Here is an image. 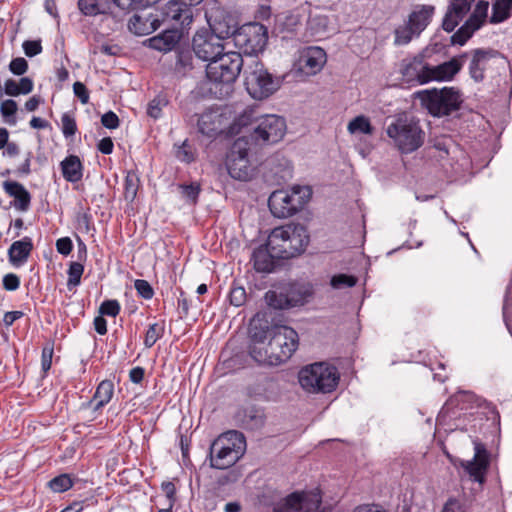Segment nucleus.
<instances>
[{"mask_svg": "<svg viewBox=\"0 0 512 512\" xmlns=\"http://www.w3.org/2000/svg\"><path fill=\"white\" fill-rule=\"evenodd\" d=\"M229 301L231 305L236 307L242 306L246 301V291L242 286H233L229 293Z\"/></svg>", "mask_w": 512, "mask_h": 512, "instance_id": "obj_59", "label": "nucleus"}, {"mask_svg": "<svg viewBox=\"0 0 512 512\" xmlns=\"http://www.w3.org/2000/svg\"><path fill=\"white\" fill-rule=\"evenodd\" d=\"M175 156L178 160L185 163H191L195 160V156L191 150V146L185 140L182 145L178 146L175 151Z\"/></svg>", "mask_w": 512, "mask_h": 512, "instance_id": "obj_57", "label": "nucleus"}, {"mask_svg": "<svg viewBox=\"0 0 512 512\" xmlns=\"http://www.w3.org/2000/svg\"><path fill=\"white\" fill-rule=\"evenodd\" d=\"M274 242L275 241L270 236L266 244L260 245L254 249L251 261L253 262V267L257 272L271 273L275 271V258H280L278 256L280 251L273 245Z\"/></svg>", "mask_w": 512, "mask_h": 512, "instance_id": "obj_20", "label": "nucleus"}, {"mask_svg": "<svg viewBox=\"0 0 512 512\" xmlns=\"http://www.w3.org/2000/svg\"><path fill=\"white\" fill-rule=\"evenodd\" d=\"M18 110L17 102L13 99L4 100L0 105V113L4 121L10 125L17 122L16 113Z\"/></svg>", "mask_w": 512, "mask_h": 512, "instance_id": "obj_47", "label": "nucleus"}, {"mask_svg": "<svg viewBox=\"0 0 512 512\" xmlns=\"http://www.w3.org/2000/svg\"><path fill=\"white\" fill-rule=\"evenodd\" d=\"M512 14V0H496L492 5L491 24L502 23Z\"/></svg>", "mask_w": 512, "mask_h": 512, "instance_id": "obj_38", "label": "nucleus"}, {"mask_svg": "<svg viewBox=\"0 0 512 512\" xmlns=\"http://www.w3.org/2000/svg\"><path fill=\"white\" fill-rule=\"evenodd\" d=\"M159 0H111V2L123 11L130 12L145 9L156 4Z\"/></svg>", "mask_w": 512, "mask_h": 512, "instance_id": "obj_44", "label": "nucleus"}, {"mask_svg": "<svg viewBox=\"0 0 512 512\" xmlns=\"http://www.w3.org/2000/svg\"><path fill=\"white\" fill-rule=\"evenodd\" d=\"M184 36V31L179 30L177 27L167 28L156 36L146 40L149 48L159 52L167 53L174 51L181 43Z\"/></svg>", "mask_w": 512, "mask_h": 512, "instance_id": "obj_22", "label": "nucleus"}, {"mask_svg": "<svg viewBox=\"0 0 512 512\" xmlns=\"http://www.w3.org/2000/svg\"><path fill=\"white\" fill-rule=\"evenodd\" d=\"M258 343H253L249 346V355L253 360L259 364L270 365V352L268 346L265 348L258 347Z\"/></svg>", "mask_w": 512, "mask_h": 512, "instance_id": "obj_52", "label": "nucleus"}, {"mask_svg": "<svg viewBox=\"0 0 512 512\" xmlns=\"http://www.w3.org/2000/svg\"><path fill=\"white\" fill-rule=\"evenodd\" d=\"M175 65L174 71L176 74L186 76L191 70L194 69V56L195 50L193 45L181 42L174 50Z\"/></svg>", "mask_w": 512, "mask_h": 512, "instance_id": "obj_27", "label": "nucleus"}, {"mask_svg": "<svg viewBox=\"0 0 512 512\" xmlns=\"http://www.w3.org/2000/svg\"><path fill=\"white\" fill-rule=\"evenodd\" d=\"M430 48H425L421 53L413 58V60L406 63V60L403 61L401 72L406 78H414L416 77L419 81V75L424 70V60L425 58H429L430 54L428 53Z\"/></svg>", "mask_w": 512, "mask_h": 512, "instance_id": "obj_33", "label": "nucleus"}, {"mask_svg": "<svg viewBox=\"0 0 512 512\" xmlns=\"http://www.w3.org/2000/svg\"><path fill=\"white\" fill-rule=\"evenodd\" d=\"M29 65L25 58H13L9 63V70L12 74L22 76L28 71Z\"/></svg>", "mask_w": 512, "mask_h": 512, "instance_id": "obj_61", "label": "nucleus"}, {"mask_svg": "<svg viewBox=\"0 0 512 512\" xmlns=\"http://www.w3.org/2000/svg\"><path fill=\"white\" fill-rule=\"evenodd\" d=\"M134 287L138 293L139 296L142 298L149 300L152 299L154 296V289L151 286V284L143 279H137L134 282Z\"/></svg>", "mask_w": 512, "mask_h": 512, "instance_id": "obj_58", "label": "nucleus"}, {"mask_svg": "<svg viewBox=\"0 0 512 512\" xmlns=\"http://www.w3.org/2000/svg\"><path fill=\"white\" fill-rule=\"evenodd\" d=\"M394 33V43L396 45L408 44L412 40L413 36H419L421 34L418 33L408 21L404 25L397 27Z\"/></svg>", "mask_w": 512, "mask_h": 512, "instance_id": "obj_45", "label": "nucleus"}, {"mask_svg": "<svg viewBox=\"0 0 512 512\" xmlns=\"http://www.w3.org/2000/svg\"><path fill=\"white\" fill-rule=\"evenodd\" d=\"M462 466L475 482L480 484L485 482L489 464L472 459L471 461L463 462Z\"/></svg>", "mask_w": 512, "mask_h": 512, "instance_id": "obj_39", "label": "nucleus"}, {"mask_svg": "<svg viewBox=\"0 0 512 512\" xmlns=\"http://www.w3.org/2000/svg\"><path fill=\"white\" fill-rule=\"evenodd\" d=\"M64 179L71 183L80 181L83 177V164L77 155H68L60 163Z\"/></svg>", "mask_w": 512, "mask_h": 512, "instance_id": "obj_32", "label": "nucleus"}, {"mask_svg": "<svg viewBox=\"0 0 512 512\" xmlns=\"http://www.w3.org/2000/svg\"><path fill=\"white\" fill-rule=\"evenodd\" d=\"M462 54H467V58H470L468 73L475 83H482L485 80V71L490 60L506 59L500 51L493 48H475Z\"/></svg>", "mask_w": 512, "mask_h": 512, "instance_id": "obj_18", "label": "nucleus"}, {"mask_svg": "<svg viewBox=\"0 0 512 512\" xmlns=\"http://www.w3.org/2000/svg\"><path fill=\"white\" fill-rule=\"evenodd\" d=\"M253 120V113L250 112H243L240 114L237 118L234 119V121L230 124L228 128V134L230 136H237L241 133H243V130L246 129L249 135L253 132V128H249V126L252 124Z\"/></svg>", "mask_w": 512, "mask_h": 512, "instance_id": "obj_40", "label": "nucleus"}, {"mask_svg": "<svg viewBox=\"0 0 512 512\" xmlns=\"http://www.w3.org/2000/svg\"><path fill=\"white\" fill-rule=\"evenodd\" d=\"M386 133L402 154H410L424 144L425 132L419 119L407 112L396 114Z\"/></svg>", "mask_w": 512, "mask_h": 512, "instance_id": "obj_1", "label": "nucleus"}, {"mask_svg": "<svg viewBox=\"0 0 512 512\" xmlns=\"http://www.w3.org/2000/svg\"><path fill=\"white\" fill-rule=\"evenodd\" d=\"M272 328L265 314L257 313L250 321L248 333L253 343H264L268 335L272 336Z\"/></svg>", "mask_w": 512, "mask_h": 512, "instance_id": "obj_29", "label": "nucleus"}, {"mask_svg": "<svg viewBox=\"0 0 512 512\" xmlns=\"http://www.w3.org/2000/svg\"><path fill=\"white\" fill-rule=\"evenodd\" d=\"M322 496L316 491H294L275 503L272 512H319Z\"/></svg>", "mask_w": 512, "mask_h": 512, "instance_id": "obj_13", "label": "nucleus"}, {"mask_svg": "<svg viewBox=\"0 0 512 512\" xmlns=\"http://www.w3.org/2000/svg\"><path fill=\"white\" fill-rule=\"evenodd\" d=\"M62 132L66 138L73 137L77 132L75 118L69 113H64L61 117Z\"/></svg>", "mask_w": 512, "mask_h": 512, "instance_id": "obj_56", "label": "nucleus"}, {"mask_svg": "<svg viewBox=\"0 0 512 512\" xmlns=\"http://www.w3.org/2000/svg\"><path fill=\"white\" fill-rule=\"evenodd\" d=\"M120 310L121 306L115 299L104 300L99 306V313L103 316L116 317Z\"/></svg>", "mask_w": 512, "mask_h": 512, "instance_id": "obj_54", "label": "nucleus"}, {"mask_svg": "<svg viewBox=\"0 0 512 512\" xmlns=\"http://www.w3.org/2000/svg\"><path fill=\"white\" fill-rule=\"evenodd\" d=\"M75 481H78V479H74L69 474L63 473L52 478L48 482V487L53 492L62 493L73 487L75 485Z\"/></svg>", "mask_w": 512, "mask_h": 512, "instance_id": "obj_43", "label": "nucleus"}, {"mask_svg": "<svg viewBox=\"0 0 512 512\" xmlns=\"http://www.w3.org/2000/svg\"><path fill=\"white\" fill-rule=\"evenodd\" d=\"M78 8L85 16L113 15L111 3L108 0H105V3H100L98 0H78Z\"/></svg>", "mask_w": 512, "mask_h": 512, "instance_id": "obj_34", "label": "nucleus"}, {"mask_svg": "<svg viewBox=\"0 0 512 512\" xmlns=\"http://www.w3.org/2000/svg\"><path fill=\"white\" fill-rule=\"evenodd\" d=\"M160 27L156 13H150L147 17L135 14L128 22V29L137 36H144L153 33Z\"/></svg>", "mask_w": 512, "mask_h": 512, "instance_id": "obj_28", "label": "nucleus"}, {"mask_svg": "<svg viewBox=\"0 0 512 512\" xmlns=\"http://www.w3.org/2000/svg\"><path fill=\"white\" fill-rule=\"evenodd\" d=\"M358 282V278L353 274L338 273L330 278V285L333 289L352 288Z\"/></svg>", "mask_w": 512, "mask_h": 512, "instance_id": "obj_46", "label": "nucleus"}, {"mask_svg": "<svg viewBox=\"0 0 512 512\" xmlns=\"http://www.w3.org/2000/svg\"><path fill=\"white\" fill-rule=\"evenodd\" d=\"M139 178L133 172H128L124 181V197L126 200L133 201L137 195L139 187Z\"/></svg>", "mask_w": 512, "mask_h": 512, "instance_id": "obj_49", "label": "nucleus"}, {"mask_svg": "<svg viewBox=\"0 0 512 512\" xmlns=\"http://www.w3.org/2000/svg\"><path fill=\"white\" fill-rule=\"evenodd\" d=\"M474 444V458L477 461L486 462L490 465V453L486 448V445L482 443L478 438L473 439Z\"/></svg>", "mask_w": 512, "mask_h": 512, "instance_id": "obj_60", "label": "nucleus"}, {"mask_svg": "<svg viewBox=\"0 0 512 512\" xmlns=\"http://www.w3.org/2000/svg\"><path fill=\"white\" fill-rule=\"evenodd\" d=\"M250 144L248 137L242 135L234 141L227 153L225 165L233 179L249 181L253 177L254 167L248 159Z\"/></svg>", "mask_w": 512, "mask_h": 512, "instance_id": "obj_10", "label": "nucleus"}, {"mask_svg": "<svg viewBox=\"0 0 512 512\" xmlns=\"http://www.w3.org/2000/svg\"><path fill=\"white\" fill-rule=\"evenodd\" d=\"M84 272V264L82 262H71L67 271L68 280L67 287L71 290L73 287L81 283V277Z\"/></svg>", "mask_w": 512, "mask_h": 512, "instance_id": "obj_48", "label": "nucleus"}, {"mask_svg": "<svg viewBox=\"0 0 512 512\" xmlns=\"http://www.w3.org/2000/svg\"><path fill=\"white\" fill-rule=\"evenodd\" d=\"M475 0H450L441 28L447 32H453L460 22L467 16Z\"/></svg>", "mask_w": 512, "mask_h": 512, "instance_id": "obj_21", "label": "nucleus"}, {"mask_svg": "<svg viewBox=\"0 0 512 512\" xmlns=\"http://www.w3.org/2000/svg\"><path fill=\"white\" fill-rule=\"evenodd\" d=\"M233 42L241 55L253 56L262 52L268 42V29L258 22L246 23L234 34Z\"/></svg>", "mask_w": 512, "mask_h": 512, "instance_id": "obj_11", "label": "nucleus"}, {"mask_svg": "<svg viewBox=\"0 0 512 512\" xmlns=\"http://www.w3.org/2000/svg\"><path fill=\"white\" fill-rule=\"evenodd\" d=\"M435 10L434 5H417L409 14L408 22L418 33H421L430 24Z\"/></svg>", "mask_w": 512, "mask_h": 512, "instance_id": "obj_31", "label": "nucleus"}, {"mask_svg": "<svg viewBox=\"0 0 512 512\" xmlns=\"http://www.w3.org/2000/svg\"><path fill=\"white\" fill-rule=\"evenodd\" d=\"M327 61V55L323 48L318 46H310L305 48L300 56L302 67L306 69L308 74H316L319 72Z\"/></svg>", "mask_w": 512, "mask_h": 512, "instance_id": "obj_25", "label": "nucleus"}, {"mask_svg": "<svg viewBox=\"0 0 512 512\" xmlns=\"http://www.w3.org/2000/svg\"><path fill=\"white\" fill-rule=\"evenodd\" d=\"M33 248L32 239L28 236L14 241L8 249L9 262L14 266L24 264L28 260Z\"/></svg>", "mask_w": 512, "mask_h": 512, "instance_id": "obj_30", "label": "nucleus"}, {"mask_svg": "<svg viewBox=\"0 0 512 512\" xmlns=\"http://www.w3.org/2000/svg\"><path fill=\"white\" fill-rule=\"evenodd\" d=\"M163 333L164 324L159 325L158 323H154L149 325L144 339L145 347L151 348L156 343V341L163 336Z\"/></svg>", "mask_w": 512, "mask_h": 512, "instance_id": "obj_51", "label": "nucleus"}, {"mask_svg": "<svg viewBox=\"0 0 512 512\" xmlns=\"http://www.w3.org/2000/svg\"><path fill=\"white\" fill-rule=\"evenodd\" d=\"M466 58L467 54H460L436 66L425 63L424 70L419 75V83L451 81L461 71Z\"/></svg>", "mask_w": 512, "mask_h": 512, "instance_id": "obj_17", "label": "nucleus"}, {"mask_svg": "<svg viewBox=\"0 0 512 512\" xmlns=\"http://www.w3.org/2000/svg\"><path fill=\"white\" fill-rule=\"evenodd\" d=\"M167 100L162 96L153 98L147 106V115L151 118L158 119L162 115V108L167 105Z\"/></svg>", "mask_w": 512, "mask_h": 512, "instance_id": "obj_53", "label": "nucleus"}, {"mask_svg": "<svg viewBox=\"0 0 512 512\" xmlns=\"http://www.w3.org/2000/svg\"><path fill=\"white\" fill-rule=\"evenodd\" d=\"M286 133V121L283 117L270 114L262 116L253 132L248 137L251 143L275 144L279 142Z\"/></svg>", "mask_w": 512, "mask_h": 512, "instance_id": "obj_14", "label": "nucleus"}, {"mask_svg": "<svg viewBox=\"0 0 512 512\" xmlns=\"http://www.w3.org/2000/svg\"><path fill=\"white\" fill-rule=\"evenodd\" d=\"M222 439H214L210 444L207 458L210 467L225 470L234 466L244 455L239 450L222 445Z\"/></svg>", "mask_w": 512, "mask_h": 512, "instance_id": "obj_19", "label": "nucleus"}, {"mask_svg": "<svg viewBox=\"0 0 512 512\" xmlns=\"http://www.w3.org/2000/svg\"><path fill=\"white\" fill-rule=\"evenodd\" d=\"M475 400H476V395L474 393L469 392V391H460V392L456 393L455 395H453L452 397H450L445 405L447 407H450V406L457 407L461 403H466V402L473 403Z\"/></svg>", "mask_w": 512, "mask_h": 512, "instance_id": "obj_55", "label": "nucleus"}, {"mask_svg": "<svg viewBox=\"0 0 512 512\" xmlns=\"http://www.w3.org/2000/svg\"><path fill=\"white\" fill-rule=\"evenodd\" d=\"M301 23V16L297 13L287 11L275 16L272 33L282 39L292 35Z\"/></svg>", "mask_w": 512, "mask_h": 512, "instance_id": "obj_26", "label": "nucleus"}, {"mask_svg": "<svg viewBox=\"0 0 512 512\" xmlns=\"http://www.w3.org/2000/svg\"><path fill=\"white\" fill-rule=\"evenodd\" d=\"M244 85L253 99L264 100L280 88L281 80L271 74L262 62L253 60L245 70Z\"/></svg>", "mask_w": 512, "mask_h": 512, "instance_id": "obj_7", "label": "nucleus"}, {"mask_svg": "<svg viewBox=\"0 0 512 512\" xmlns=\"http://www.w3.org/2000/svg\"><path fill=\"white\" fill-rule=\"evenodd\" d=\"M101 124L107 129H116L120 125V119L116 113L108 111L102 115Z\"/></svg>", "mask_w": 512, "mask_h": 512, "instance_id": "obj_63", "label": "nucleus"}, {"mask_svg": "<svg viewBox=\"0 0 512 512\" xmlns=\"http://www.w3.org/2000/svg\"><path fill=\"white\" fill-rule=\"evenodd\" d=\"M311 197L308 186H293L291 190L273 191L268 198V207L276 218L284 219L302 210Z\"/></svg>", "mask_w": 512, "mask_h": 512, "instance_id": "obj_5", "label": "nucleus"}, {"mask_svg": "<svg viewBox=\"0 0 512 512\" xmlns=\"http://www.w3.org/2000/svg\"><path fill=\"white\" fill-rule=\"evenodd\" d=\"M474 32L464 23L450 36L451 45L464 46L472 38Z\"/></svg>", "mask_w": 512, "mask_h": 512, "instance_id": "obj_50", "label": "nucleus"}, {"mask_svg": "<svg viewBox=\"0 0 512 512\" xmlns=\"http://www.w3.org/2000/svg\"><path fill=\"white\" fill-rule=\"evenodd\" d=\"M415 98L431 116L436 118L450 116L461 108L463 102L460 91L455 87L420 90L415 93Z\"/></svg>", "mask_w": 512, "mask_h": 512, "instance_id": "obj_3", "label": "nucleus"}, {"mask_svg": "<svg viewBox=\"0 0 512 512\" xmlns=\"http://www.w3.org/2000/svg\"><path fill=\"white\" fill-rule=\"evenodd\" d=\"M235 419L242 428L255 431L264 427L266 415L263 408L256 405H249L239 409Z\"/></svg>", "mask_w": 512, "mask_h": 512, "instance_id": "obj_23", "label": "nucleus"}, {"mask_svg": "<svg viewBox=\"0 0 512 512\" xmlns=\"http://www.w3.org/2000/svg\"><path fill=\"white\" fill-rule=\"evenodd\" d=\"M301 387L309 393H331L339 383L340 374L334 365L327 362H315L307 365L298 373Z\"/></svg>", "mask_w": 512, "mask_h": 512, "instance_id": "obj_4", "label": "nucleus"}, {"mask_svg": "<svg viewBox=\"0 0 512 512\" xmlns=\"http://www.w3.org/2000/svg\"><path fill=\"white\" fill-rule=\"evenodd\" d=\"M299 345L298 333L289 326L275 325L268 342L270 366L280 365L291 358Z\"/></svg>", "mask_w": 512, "mask_h": 512, "instance_id": "obj_8", "label": "nucleus"}, {"mask_svg": "<svg viewBox=\"0 0 512 512\" xmlns=\"http://www.w3.org/2000/svg\"><path fill=\"white\" fill-rule=\"evenodd\" d=\"M192 5L182 0H170L156 10V16L161 24L172 23L173 27L184 31L193 22Z\"/></svg>", "mask_w": 512, "mask_h": 512, "instance_id": "obj_15", "label": "nucleus"}, {"mask_svg": "<svg viewBox=\"0 0 512 512\" xmlns=\"http://www.w3.org/2000/svg\"><path fill=\"white\" fill-rule=\"evenodd\" d=\"M22 48L27 57H34L42 52L41 40H26L22 44Z\"/></svg>", "mask_w": 512, "mask_h": 512, "instance_id": "obj_62", "label": "nucleus"}, {"mask_svg": "<svg viewBox=\"0 0 512 512\" xmlns=\"http://www.w3.org/2000/svg\"><path fill=\"white\" fill-rule=\"evenodd\" d=\"M114 394V383L111 380L105 379L101 381L93 395V400H96L93 406V411H98L106 404H108Z\"/></svg>", "mask_w": 512, "mask_h": 512, "instance_id": "obj_36", "label": "nucleus"}, {"mask_svg": "<svg viewBox=\"0 0 512 512\" xmlns=\"http://www.w3.org/2000/svg\"><path fill=\"white\" fill-rule=\"evenodd\" d=\"M205 18L209 25L208 30L228 39L234 37L239 29L238 15L224 7L218 0H212L206 4Z\"/></svg>", "mask_w": 512, "mask_h": 512, "instance_id": "obj_9", "label": "nucleus"}, {"mask_svg": "<svg viewBox=\"0 0 512 512\" xmlns=\"http://www.w3.org/2000/svg\"><path fill=\"white\" fill-rule=\"evenodd\" d=\"M216 118L217 116L213 112L202 113L197 120L198 131L209 138H215L220 132Z\"/></svg>", "mask_w": 512, "mask_h": 512, "instance_id": "obj_35", "label": "nucleus"}, {"mask_svg": "<svg viewBox=\"0 0 512 512\" xmlns=\"http://www.w3.org/2000/svg\"><path fill=\"white\" fill-rule=\"evenodd\" d=\"M216 439H222V445L229 446L235 450H239L240 454L244 455L246 452V438L244 434L238 430L226 431L219 435Z\"/></svg>", "mask_w": 512, "mask_h": 512, "instance_id": "obj_37", "label": "nucleus"}, {"mask_svg": "<svg viewBox=\"0 0 512 512\" xmlns=\"http://www.w3.org/2000/svg\"><path fill=\"white\" fill-rule=\"evenodd\" d=\"M347 130L351 134L361 133L365 135H372L374 127L368 117L365 115H358L348 123Z\"/></svg>", "mask_w": 512, "mask_h": 512, "instance_id": "obj_41", "label": "nucleus"}, {"mask_svg": "<svg viewBox=\"0 0 512 512\" xmlns=\"http://www.w3.org/2000/svg\"><path fill=\"white\" fill-rule=\"evenodd\" d=\"M314 294V287L309 282H283L268 290L264 299L272 309L288 310L307 304Z\"/></svg>", "mask_w": 512, "mask_h": 512, "instance_id": "obj_2", "label": "nucleus"}, {"mask_svg": "<svg viewBox=\"0 0 512 512\" xmlns=\"http://www.w3.org/2000/svg\"><path fill=\"white\" fill-rule=\"evenodd\" d=\"M178 189L182 197L187 203L196 205L199 200L200 192L202 191L201 185L198 182H191L189 184L182 183L178 185Z\"/></svg>", "mask_w": 512, "mask_h": 512, "instance_id": "obj_42", "label": "nucleus"}, {"mask_svg": "<svg viewBox=\"0 0 512 512\" xmlns=\"http://www.w3.org/2000/svg\"><path fill=\"white\" fill-rule=\"evenodd\" d=\"M271 238L281 240L279 244L280 259H290L304 253L310 243V235L305 225L290 223L283 227L273 229Z\"/></svg>", "mask_w": 512, "mask_h": 512, "instance_id": "obj_6", "label": "nucleus"}, {"mask_svg": "<svg viewBox=\"0 0 512 512\" xmlns=\"http://www.w3.org/2000/svg\"><path fill=\"white\" fill-rule=\"evenodd\" d=\"M243 64L241 52L223 51L221 56L207 65L206 75L215 83L232 84L238 78Z\"/></svg>", "mask_w": 512, "mask_h": 512, "instance_id": "obj_12", "label": "nucleus"}, {"mask_svg": "<svg viewBox=\"0 0 512 512\" xmlns=\"http://www.w3.org/2000/svg\"><path fill=\"white\" fill-rule=\"evenodd\" d=\"M442 512H465V506L459 499L450 497L444 504Z\"/></svg>", "mask_w": 512, "mask_h": 512, "instance_id": "obj_64", "label": "nucleus"}, {"mask_svg": "<svg viewBox=\"0 0 512 512\" xmlns=\"http://www.w3.org/2000/svg\"><path fill=\"white\" fill-rule=\"evenodd\" d=\"M4 191L14 198V201L10 202V206H14L17 210L25 212L30 208L31 194L24 187L23 184L13 181L6 180L3 182Z\"/></svg>", "mask_w": 512, "mask_h": 512, "instance_id": "obj_24", "label": "nucleus"}, {"mask_svg": "<svg viewBox=\"0 0 512 512\" xmlns=\"http://www.w3.org/2000/svg\"><path fill=\"white\" fill-rule=\"evenodd\" d=\"M207 28L199 29L192 39L195 55L205 62L212 63L224 51L223 38Z\"/></svg>", "mask_w": 512, "mask_h": 512, "instance_id": "obj_16", "label": "nucleus"}]
</instances>
